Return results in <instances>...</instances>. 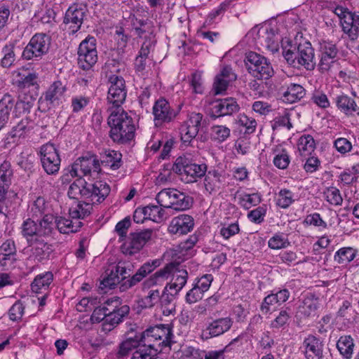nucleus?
Listing matches in <instances>:
<instances>
[{"label": "nucleus", "mask_w": 359, "mask_h": 359, "mask_svg": "<svg viewBox=\"0 0 359 359\" xmlns=\"http://www.w3.org/2000/svg\"><path fill=\"white\" fill-rule=\"evenodd\" d=\"M53 224L48 219L42 224L27 219L21 226V233L26 239L30 254L28 259L43 263L50 259L54 249L52 244L45 241L44 238L53 235Z\"/></svg>", "instance_id": "nucleus-1"}, {"label": "nucleus", "mask_w": 359, "mask_h": 359, "mask_svg": "<svg viewBox=\"0 0 359 359\" xmlns=\"http://www.w3.org/2000/svg\"><path fill=\"white\" fill-rule=\"evenodd\" d=\"M110 190L109 186L104 182L91 183L79 177L70 184L67 194L70 198L99 204L105 200Z\"/></svg>", "instance_id": "nucleus-2"}, {"label": "nucleus", "mask_w": 359, "mask_h": 359, "mask_svg": "<svg viewBox=\"0 0 359 359\" xmlns=\"http://www.w3.org/2000/svg\"><path fill=\"white\" fill-rule=\"evenodd\" d=\"M109 137L114 142L126 144L135 137V125L133 118L123 109L113 111L108 118Z\"/></svg>", "instance_id": "nucleus-3"}, {"label": "nucleus", "mask_w": 359, "mask_h": 359, "mask_svg": "<svg viewBox=\"0 0 359 359\" xmlns=\"http://www.w3.org/2000/svg\"><path fill=\"white\" fill-rule=\"evenodd\" d=\"M136 337L140 344L144 343L149 347L161 352L165 347L170 346L172 337V330L168 325H158L149 327Z\"/></svg>", "instance_id": "nucleus-4"}, {"label": "nucleus", "mask_w": 359, "mask_h": 359, "mask_svg": "<svg viewBox=\"0 0 359 359\" xmlns=\"http://www.w3.org/2000/svg\"><path fill=\"white\" fill-rule=\"evenodd\" d=\"M283 54L287 64L294 68L303 67L306 70L312 71L316 67L314 49L309 41L300 42L297 46V52L290 49L284 50Z\"/></svg>", "instance_id": "nucleus-5"}, {"label": "nucleus", "mask_w": 359, "mask_h": 359, "mask_svg": "<svg viewBox=\"0 0 359 359\" xmlns=\"http://www.w3.org/2000/svg\"><path fill=\"white\" fill-rule=\"evenodd\" d=\"M100 163L97 156L95 154L88 153L86 155L79 157L67 172L61 177L62 184L69 183L72 178L90 175L92 172L99 173L100 172Z\"/></svg>", "instance_id": "nucleus-6"}, {"label": "nucleus", "mask_w": 359, "mask_h": 359, "mask_svg": "<svg viewBox=\"0 0 359 359\" xmlns=\"http://www.w3.org/2000/svg\"><path fill=\"white\" fill-rule=\"evenodd\" d=\"M102 307L107 313V318L102 324V331L107 333L114 330L123 320L130 311V307L122 305L119 298L107 299Z\"/></svg>", "instance_id": "nucleus-7"}, {"label": "nucleus", "mask_w": 359, "mask_h": 359, "mask_svg": "<svg viewBox=\"0 0 359 359\" xmlns=\"http://www.w3.org/2000/svg\"><path fill=\"white\" fill-rule=\"evenodd\" d=\"M172 170L186 183H192L196 182L198 178L204 177L207 172V165L205 163L198 164L187 158L179 157L172 165Z\"/></svg>", "instance_id": "nucleus-8"}, {"label": "nucleus", "mask_w": 359, "mask_h": 359, "mask_svg": "<svg viewBox=\"0 0 359 359\" xmlns=\"http://www.w3.org/2000/svg\"><path fill=\"white\" fill-rule=\"evenodd\" d=\"M244 62L248 72L257 79H269L274 74L271 62L255 52L246 53Z\"/></svg>", "instance_id": "nucleus-9"}, {"label": "nucleus", "mask_w": 359, "mask_h": 359, "mask_svg": "<svg viewBox=\"0 0 359 359\" xmlns=\"http://www.w3.org/2000/svg\"><path fill=\"white\" fill-rule=\"evenodd\" d=\"M51 38L45 33H36L25 47L22 57L26 60L38 61L48 53Z\"/></svg>", "instance_id": "nucleus-10"}, {"label": "nucleus", "mask_w": 359, "mask_h": 359, "mask_svg": "<svg viewBox=\"0 0 359 359\" xmlns=\"http://www.w3.org/2000/svg\"><path fill=\"white\" fill-rule=\"evenodd\" d=\"M36 123L32 116H26L13 126L2 140V147L5 149L17 144L21 139L26 138L35 128Z\"/></svg>", "instance_id": "nucleus-11"}, {"label": "nucleus", "mask_w": 359, "mask_h": 359, "mask_svg": "<svg viewBox=\"0 0 359 359\" xmlns=\"http://www.w3.org/2000/svg\"><path fill=\"white\" fill-rule=\"evenodd\" d=\"M88 13L86 4L79 3L72 4L66 11L63 18L64 29L69 34H75L80 30Z\"/></svg>", "instance_id": "nucleus-12"}, {"label": "nucleus", "mask_w": 359, "mask_h": 359, "mask_svg": "<svg viewBox=\"0 0 359 359\" xmlns=\"http://www.w3.org/2000/svg\"><path fill=\"white\" fill-rule=\"evenodd\" d=\"M180 109L181 105L177 109H174L165 98L160 97L155 101L152 107L154 126L161 127L173 122L180 114Z\"/></svg>", "instance_id": "nucleus-13"}, {"label": "nucleus", "mask_w": 359, "mask_h": 359, "mask_svg": "<svg viewBox=\"0 0 359 359\" xmlns=\"http://www.w3.org/2000/svg\"><path fill=\"white\" fill-rule=\"evenodd\" d=\"M78 64L83 70H88L97 61L96 39L88 36L83 40L78 48Z\"/></svg>", "instance_id": "nucleus-14"}, {"label": "nucleus", "mask_w": 359, "mask_h": 359, "mask_svg": "<svg viewBox=\"0 0 359 359\" xmlns=\"http://www.w3.org/2000/svg\"><path fill=\"white\" fill-rule=\"evenodd\" d=\"M43 169L48 175H56L60 168L61 158L59 151L52 143L43 144L39 149Z\"/></svg>", "instance_id": "nucleus-15"}, {"label": "nucleus", "mask_w": 359, "mask_h": 359, "mask_svg": "<svg viewBox=\"0 0 359 359\" xmlns=\"http://www.w3.org/2000/svg\"><path fill=\"white\" fill-rule=\"evenodd\" d=\"M108 92L107 101L112 107H119L126 100L127 89L124 79L116 74L108 76Z\"/></svg>", "instance_id": "nucleus-16"}, {"label": "nucleus", "mask_w": 359, "mask_h": 359, "mask_svg": "<svg viewBox=\"0 0 359 359\" xmlns=\"http://www.w3.org/2000/svg\"><path fill=\"white\" fill-rule=\"evenodd\" d=\"M67 90V86L61 81L53 82L38 100V109L46 111L55 102H58Z\"/></svg>", "instance_id": "nucleus-17"}, {"label": "nucleus", "mask_w": 359, "mask_h": 359, "mask_svg": "<svg viewBox=\"0 0 359 359\" xmlns=\"http://www.w3.org/2000/svg\"><path fill=\"white\" fill-rule=\"evenodd\" d=\"M153 230L144 229L139 232L130 233L121 245V251L126 255H133L140 251L151 238Z\"/></svg>", "instance_id": "nucleus-18"}, {"label": "nucleus", "mask_w": 359, "mask_h": 359, "mask_svg": "<svg viewBox=\"0 0 359 359\" xmlns=\"http://www.w3.org/2000/svg\"><path fill=\"white\" fill-rule=\"evenodd\" d=\"M203 115L201 113L191 112L187 118L180 127L181 140L184 144H189L196 137L203 121Z\"/></svg>", "instance_id": "nucleus-19"}, {"label": "nucleus", "mask_w": 359, "mask_h": 359, "mask_svg": "<svg viewBox=\"0 0 359 359\" xmlns=\"http://www.w3.org/2000/svg\"><path fill=\"white\" fill-rule=\"evenodd\" d=\"M319 62L318 67L321 73L328 72L336 62L338 49L335 43L323 41L319 44Z\"/></svg>", "instance_id": "nucleus-20"}, {"label": "nucleus", "mask_w": 359, "mask_h": 359, "mask_svg": "<svg viewBox=\"0 0 359 359\" xmlns=\"http://www.w3.org/2000/svg\"><path fill=\"white\" fill-rule=\"evenodd\" d=\"M45 219H48L53 224V234L57 229L61 233H76L80 230L83 225V222L78 219H74L57 217H55L53 215H46L43 219L39 220V224H42Z\"/></svg>", "instance_id": "nucleus-21"}, {"label": "nucleus", "mask_w": 359, "mask_h": 359, "mask_svg": "<svg viewBox=\"0 0 359 359\" xmlns=\"http://www.w3.org/2000/svg\"><path fill=\"white\" fill-rule=\"evenodd\" d=\"M240 110L235 98L226 97L213 101L210 104V114L212 117L219 118L232 116Z\"/></svg>", "instance_id": "nucleus-22"}, {"label": "nucleus", "mask_w": 359, "mask_h": 359, "mask_svg": "<svg viewBox=\"0 0 359 359\" xmlns=\"http://www.w3.org/2000/svg\"><path fill=\"white\" fill-rule=\"evenodd\" d=\"M352 97L344 93H340L333 98V102L338 111L346 116H359V106L355 100L357 94L355 91L351 92Z\"/></svg>", "instance_id": "nucleus-23"}, {"label": "nucleus", "mask_w": 359, "mask_h": 359, "mask_svg": "<svg viewBox=\"0 0 359 359\" xmlns=\"http://www.w3.org/2000/svg\"><path fill=\"white\" fill-rule=\"evenodd\" d=\"M14 79L13 85L18 88L19 93H31L32 91L38 92L39 85L37 83L38 75L36 73L22 74L20 71L13 72Z\"/></svg>", "instance_id": "nucleus-24"}, {"label": "nucleus", "mask_w": 359, "mask_h": 359, "mask_svg": "<svg viewBox=\"0 0 359 359\" xmlns=\"http://www.w3.org/2000/svg\"><path fill=\"white\" fill-rule=\"evenodd\" d=\"M233 325V320L229 317L220 318L210 322L201 332L203 339L219 337L229 331Z\"/></svg>", "instance_id": "nucleus-25"}, {"label": "nucleus", "mask_w": 359, "mask_h": 359, "mask_svg": "<svg viewBox=\"0 0 359 359\" xmlns=\"http://www.w3.org/2000/svg\"><path fill=\"white\" fill-rule=\"evenodd\" d=\"M128 22L137 36L147 37L154 34L155 27L148 18H144L138 13H130Z\"/></svg>", "instance_id": "nucleus-26"}, {"label": "nucleus", "mask_w": 359, "mask_h": 359, "mask_svg": "<svg viewBox=\"0 0 359 359\" xmlns=\"http://www.w3.org/2000/svg\"><path fill=\"white\" fill-rule=\"evenodd\" d=\"M290 295V292L287 289L273 290L269 294L264 297L261 304V311L267 313L271 309H275L287 302Z\"/></svg>", "instance_id": "nucleus-27"}, {"label": "nucleus", "mask_w": 359, "mask_h": 359, "mask_svg": "<svg viewBox=\"0 0 359 359\" xmlns=\"http://www.w3.org/2000/svg\"><path fill=\"white\" fill-rule=\"evenodd\" d=\"M194 219L189 215H180L173 217L168 226V231L173 235H184L192 231Z\"/></svg>", "instance_id": "nucleus-28"}, {"label": "nucleus", "mask_w": 359, "mask_h": 359, "mask_svg": "<svg viewBox=\"0 0 359 359\" xmlns=\"http://www.w3.org/2000/svg\"><path fill=\"white\" fill-rule=\"evenodd\" d=\"M303 347L306 359H325L324 344L319 337L313 334L308 335L304 339Z\"/></svg>", "instance_id": "nucleus-29"}, {"label": "nucleus", "mask_w": 359, "mask_h": 359, "mask_svg": "<svg viewBox=\"0 0 359 359\" xmlns=\"http://www.w3.org/2000/svg\"><path fill=\"white\" fill-rule=\"evenodd\" d=\"M17 250L14 241L8 239L0 246V266L5 270L13 267L17 260Z\"/></svg>", "instance_id": "nucleus-30"}, {"label": "nucleus", "mask_w": 359, "mask_h": 359, "mask_svg": "<svg viewBox=\"0 0 359 359\" xmlns=\"http://www.w3.org/2000/svg\"><path fill=\"white\" fill-rule=\"evenodd\" d=\"M38 97L36 90L32 91L31 93H19L18 100L14 103V111L15 116L22 115L29 116L31 109L33 108L35 101Z\"/></svg>", "instance_id": "nucleus-31"}, {"label": "nucleus", "mask_w": 359, "mask_h": 359, "mask_svg": "<svg viewBox=\"0 0 359 359\" xmlns=\"http://www.w3.org/2000/svg\"><path fill=\"white\" fill-rule=\"evenodd\" d=\"M280 40L272 28H266L258 32L257 43L272 53L278 51Z\"/></svg>", "instance_id": "nucleus-32"}, {"label": "nucleus", "mask_w": 359, "mask_h": 359, "mask_svg": "<svg viewBox=\"0 0 359 359\" xmlns=\"http://www.w3.org/2000/svg\"><path fill=\"white\" fill-rule=\"evenodd\" d=\"M170 269L167 264L156 271L142 283V290L153 289L156 286L163 285L165 280L170 278Z\"/></svg>", "instance_id": "nucleus-33"}, {"label": "nucleus", "mask_w": 359, "mask_h": 359, "mask_svg": "<svg viewBox=\"0 0 359 359\" xmlns=\"http://www.w3.org/2000/svg\"><path fill=\"white\" fill-rule=\"evenodd\" d=\"M204 176V186L210 194L217 192L222 187L224 177L218 170H210Z\"/></svg>", "instance_id": "nucleus-34"}, {"label": "nucleus", "mask_w": 359, "mask_h": 359, "mask_svg": "<svg viewBox=\"0 0 359 359\" xmlns=\"http://www.w3.org/2000/svg\"><path fill=\"white\" fill-rule=\"evenodd\" d=\"M319 298L314 294L306 295L299 307V313L305 318L314 316L319 308Z\"/></svg>", "instance_id": "nucleus-35"}, {"label": "nucleus", "mask_w": 359, "mask_h": 359, "mask_svg": "<svg viewBox=\"0 0 359 359\" xmlns=\"http://www.w3.org/2000/svg\"><path fill=\"white\" fill-rule=\"evenodd\" d=\"M53 281V273L51 271H46L38 274L31 283V290L36 294L43 293L48 290Z\"/></svg>", "instance_id": "nucleus-36"}, {"label": "nucleus", "mask_w": 359, "mask_h": 359, "mask_svg": "<svg viewBox=\"0 0 359 359\" xmlns=\"http://www.w3.org/2000/svg\"><path fill=\"white\" fill-rule=\"evenodd\" d=\"M172 196L170 197V205L169 208L177 211H182L189 209L192 203V198L187 196L184 193L176 189L171 190Z\"/></svg>", "instance_id": "nucleus-37"}, {"label": "nucleus", "mask_w": 359, "mask_h": 359, "mask_svg": "<svg viewBox=\"0 0 359 359\" xmlns=\"http://www.w3.org/2000/svg\"><path fill=\"white\" fill-rule=\"evenodd\" d=\"M306 95V90L299 84L290 83L285 91L283 92L281 100L288 104L299 101Z\"/></svg>", "instance_id": "nucleus-38"}, {"label": "nucleus", "mask_w": 359, "mask_h": 359, "mask_svg": "<svg viewBox=\"0 0 359 359\" xmlns=\"http://www.w3.org/2000/svg\"><path fill=\"white\" fill-rule=\"evenodd\" d=\"M13 172L11 164L8 161H4L0 165V197H4L11 184V178Z\"/></svg>", "instance_id": "nucleus-39"}, {"label": "nucleus", "mask_w": 359, "mask_h": 359, "mask_svg": "<svg viewBox=\"0 0 359 359\" xmlns=\"http://www.w3.org/2000/svg\"><path fill=\"white\" fill-rule=\"evenodd\" d=\"M238 195V204L244 210H250L252 207L258 205L262 201L261 193L256 191L253 193L241 192Z\"/></svg>", "instance_id": "nucleus-40"}, {"label": "nucleus", "mask_w": 359, "mask_h": 359, "mask_svg": "<svg viewBox=\"0 0 359 359\" xmlns=\"http://www.w3.org/2000/svg\"><path fill=\"white\" fill-rule=\"evenodd\" d=\"M13 105L14 97L8 93L5 94L0 100V130L8 122L10 113Z\"/></svg>", "instance_id": "nucleus-41"}, {"label": "nucleus", "mask_w": 359, "mask_h": 359, "mask_svg": "<svg viewBox=\"0 0 359 359\" xmlns=\"http://www.w3.org/2000/svg\"><path fill=\"white\" fill-rule=\"evenodd\" d=\"M78 201L77 205L69 209V216L74 219L80 220L90 215L94 204L82 200Z\"/></svg>", "instance_id": "nucleus-42"}, {"label": "nucleus", "mask_w": 359, "mask_h": 359, "mask_svg": "<svg viewBox=\"0 0 359 359\" xmlns=\"http://www.w3.org/2000/svg\"><path fill=\"white\" fill-rule=\"evenodd\" d=\"M15 42L9 41L1 49L2 58L0 61V65L3 68L8 69L13 67L16 60V55L15 54Z\"/></svg>", "instance_id": "nucleus-43"}, {"label": "nucleus", "mask_w": 359, "mask_h": 359, "mask_svg": "<svg viewBox=\"0 0 359 359\" xmlns=\"http://www.w3.org/2000/svg\"><path fill=\"white\" fill-rule=\"evenodd\" d=\"M357 250L351 247L339 248L334 255V261L341 266H347L357 255Z\"/></svg>", "instance_id": "nucleus-44"}, {"label": "nucleus", "mask_w": 359, "mask_h": 359, "mask_svg": "<svg viewBox=\"0 0 359 359\" xmlns=\"http://www.w3.org/2000/svg\"><path fill=\"white\" fill-rule=\"evenodd\" d=\"M337 348L344 359H351L353 353L354 342L350 335L340 337Z\"/></svg>", "instance_id": "nucleus-45"}, {"label": "nucleus", "mask_w": 359, "mask_h": 359, "mask_svg": "<svg viewBox=\"0 0 359 359\" xmlns=\"http://www.w3.org/2000/svg\"><path fill=\"white\" fill-rule=\"evenodd\" d=\"M48 209V204L43 197L39 196L29 206V215L31 217L29 219L34 221V219H38L43 217L46 215Z\"/></svg>", "instance_id": "nucleus-46"}, {"label": "nucleus", "mask_w": 359, "mask_h": 359, "mask_svg": "<svg viewBox=\"0 0 359 359\" xmlns=\"http://www.w3.org/2000/svg\"><path fill=\"white\" fill-rule=\"evenodd\" d=\"M152 46L151 41H145L139 51V54L135 60V69L136 72H141L144 71L147 66V60L150 53V48Z\"/></svg>", "instance_id": "nucleus-47"}, {"label": "nucleus", "mask_w": 359, "mask_h": 359, "mask_svg": "<svg viewBox=\"0 0 359 359\" xmlns=\"http://www.w3.org/2000/svg\"><path fill=\"white\" fill-rule=\"evenodd\" d=\"M297 147L302 156H309L316 149L315 140L312 135H304L299 137Z\"/></svg>", "instance_id": "nucleus-48"}, {"label": "nucleus", "mask_w": 359, "mask_h": 359, "mask_svg": "<svg viewBox=\"0 0 359 359\" xmlns=\"http://www.w3.org/2000/svg\"><path fill=\"white\" fill-rule=\"evenodd\" d=\"M167 267L170 269V277L175 283L184 287L188 280V272L184 269H181L178 264L170 262L167 264Z\"/></svg>", "instance_id": "nucleus-49"}, {"label": "nucleus", "mask_w": 359, "mask_h": 359, "mask_svg": "<svg viewBox=\"0 0 359 359\" xmlns=\"http://www.w3.org/2000/svg\"><path fill=\"white\" fill-rule=\"evenodd\" d=\"M122 154L115 150L106 151L101 160L103 166H108L112 170H117L121 165Z\"/></svg>", "instance_id": "nucleus-50"}, {"label": "nucleus", "mask_w": 359, "mask_h": 359, "mask_svg": "<svg viewBox=\"0 0 359 359\" xmlns=\"http://www.w3.org/2000/svg\"><path fill=\"white\" fill-rule=\"evenodd\" d=\"M294 194L290 189H281L276 194V205L280 208L287 209L294 203Z\"/></svg>", "instance_id": "nucleus-51"}, {"label": "nucleus", "mask_w": 359, "mask_h": 359, "mask_svg": "<svg viewBox=\"0 0 359 359\" xmlns=\"http://www.w3.org/2000/svg\"><path fill=\"white\" fill-rule=\"evenodd\" d=\"M292 111L284 109L281 113H279L272 121L273 130H277L280 128H286L287 130L292 128L293 126L291 123Z\"/></svg>", "instance_id": "nucleus-52"}, {"label": "nucleus", "mask_w": 359, "mask_h": 359, "mask_svg": "<svg viewBox=\"0 0 359 359\" xmlns=\"http://www.w3.org/2000/svg\"><path fill=\"white\" fill-rule=\"evenodd\" d=\"M147 295L138 301V305L142 309H151L161 300V293L158 289H149Z\"/></svg>", "instance_id": "nucleus-53"}, {"label": "nucleus", "mask_w": 359, "mask_h": 359, "mask_svg": "<svg viewBox=\"0 0 359 359\" xmlns=\"http://www.w3.org/2000/svg\"><path fill=\"white\" fill-rule=\"evenodd\" d=\"M323 196L330 205L339 206L343 203L339 189L334 187H327L323 192Z\"/></svg>", "instance_id": "nucleus-54"}, {"label": "nucleus", "mask_w": 359, "mask_h": 359, "mask_svg": "<svg viewBox=\"0 0 359 359\" xmlns=\"http://www.w3.org/2000/svg\"><path fill=\"white\" fill-rule=\"evenodd\" d=\"M290 245V242L286 234L283 233H275L268 241V246L273 250L284 249Z\"/></svg>", "instance_id": "nucleus-55"}, {"label": "nucleus", "mask_w": 359, "mask_h": 359, "mask_svg": "<svg viewBox=\"0 0 359 359\" xmlns=\"http://www.w3.org/2000/svg\"><path fill=\"white\" fill-rule=\"evenodd\" d=\"M176 296L172 293L167 292V290H163L161 294V300L159 303L163 309V313L169 315L172 313V311H175V300Z\"/></svg>", "instance_id": "nucleus-56"}, {"label": "nucleus", "mask_w": 359, "mask_h": 359, "mask_svg": "<svg viewBox=\"0 0 359 359\" xmlns=\"http://www.w3.org/2000/svg\"><path fill=\"white\" fill-rule=\"evenodd\" d=\"M136 334L134 337H128L118 346L116 356L118 358H123L128 355L130 351L139 345Z\"/></svg>", "instance_id": "nucleus-57"}, {"label": "nucleus", "mask_w": 359, "mask_h": 359, "mask_svg": "<svg viewBox=\"0 0 359 359\" xmlns=\"http://www.w3.org/2000/svg\"><path fill=\"white\" fill-rule=\"evenodd\" d=\"M135 349L133 353L132 359H154V356L159 353L144 343L139 344Z\"/></svg>", "instance_id": "nucleus-58"}, {"label": "nucleus", "mask_w": 359, "mask_h": 359, "mask_svg": "<svg viewBox=\"0 0 359 359\" xmlns=\"http://www.w3.org/2000/svg\"><path fill=\"white\" fill-rule=\"evenodd\" d=\"M310 101L321 109H326L331 104L327 95L320 90H315L312 92Z\"/></svg>", "instance_id": "nucleus-59"}, {"label": "nucleus", "mask_w": 359, "mask_h": 359, "mask_svg": "<svg viewBox=\"0 0 359 359\" xmlns=\"http://www.w3.org/2000/svg\"><path fill=\"white\" fill-rule=\"evenodd\" d=\"M231 135V130L226 126L216 125L211 128L212 139L218 142L222 143L226 141Z\"/></svg>", "instance_id": "nucleus-60"}, {"label": "nucleus", "mask_w": 359, "mask_h": 359, "mask_svg": "<svg viewBox=\"0 0 359 359\" xmlns=\"http://www.w3.org/2000/svg\"><path fill=\"white\" fill-rule=\"evenodd\" d=\"M144 208L148 219L157 223L161 222L163 220L165 211L163 207L149 204L145 206Z\"/></svg>", "instance_id": "nucleus-61"}, {"label": "nucleus", "mask_w": 359, "mask_h": 359, "mask_svg": "<svg viewBox=\"0 0 359 359\" xmlns=\"http://www.w3.org/2000/svg\"><path fill=\"white\" fill-rule=\"evenodd\" d=\"M267 212V206L265 204L259 205L248 212V219L252 223L259 224L264 221Z\"/></svg>", "instance_id": "nucleus-62"}, {"label": "nucleus", "mask_w": 359, "mask_h": 359, "mask_svg": "<svg viewBox=\"0 0 359 359\" xmlns=\"http://www.w3.org/2000/svg\"><path fill=\"white\" fill-rule=\"evenodd\" d=\"M240 226L238 222L229 224H221L219 234L224 239L229 240L230 238L239 233Z\"/></svg>", "instance_id": "nucleus-63"}, {"label": "nucleus", "mask_w": 359, "mask_h": 359, "mask_svg": "<svg viewBox=\"0 0 359 359\" xmlns=\"http://www.w3.org/2000/svg\"><path fill=\"white\" fill-rule=\"evenodd\" d=\"M90 98L83 95H76L72 97L71 100L72 111L74 114L79 113L85 109L90 104Z\"/></svg>", "instance_id": "nucleus-64"}]
</instances>
